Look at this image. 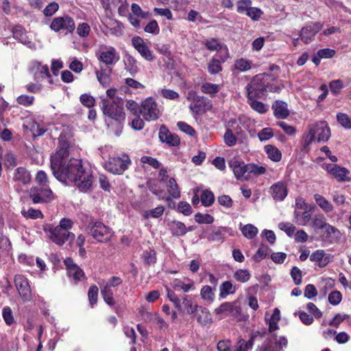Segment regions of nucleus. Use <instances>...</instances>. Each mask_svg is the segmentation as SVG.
Wrapping results in <instances>:
<instances>
[{
  "label": "nucleus",
  "mask_w": 351,
  "mask_h": 351,
  "mask_svg": "<svg viewBox=\"0 0 351 351\" xmlns=\"http://www.w3.org/2000/svg\"><path fill=\"white\" fill-rule=\"evenodd\" d=\"M59 149L51 156V169L55 178L61 182H74L82 192H87L93 184V173L88 164L82 160L71 158L66 162L70 142L60 136Z\"/></svg>",
  "instance_id": "nucleus-1"
},
{
  "label": "nucleus",
  "mask_w": 351,
  "mask_h": 351,
  "mask_svg": "<svg viewBox=\"0 0 351 351\" xmlns=\"http://www.w3.org/2000/svg\"><path fill=\"white\" fill-rule=\"evenodd\" d=\"M72 221H60L59 225L56 226L45 223L43 230L51 241L62 246L66 241H71L75 239V234L69 231L72 228Z\"/></svg>",
  "instance_id": "nucleus-2"
},
{
  "label": "nucleus",
  "mask_w": 351,
  "mask_h": 351,
  "mask_svg": "<svg viewBox=\"0 0 351 351\" xmlns=\"http://www.w3.org/2000/svg\"><path fill=\"white\" fill-rule=\"evenodd\" d=\"M123 99H116L114 101H110L108 99L101 98L99 106L104 115L117 121L121 122L125 118L123 112Z\"/></svg>",
  "instance_id": "nucleus-3"
},
{
  "label": "nucleus",
  "mask_w": 351,
  "mask_h": 351,
  "mask_svg": "<svg viewBox=\"0 0 351 351\" xmlns=\"http://www.w3.org/2000/svg\"><path fill=\"white\" fill-rule=\"evenodd\" d=\"M330 128L326 121L317 122L311 125L309 132L304 139V147H306L315 139L318 142H326L330 137Z\"/></svg>",
  "instance_id": "nucleus-4"
},
{
  "label": "nucleus",
  "mask_w": 351,
  "mask_h": 351,
  "mask_svg": "<svg viewBox=\"0 0 351 351\" xmlns=\"http://www.w3.org/2000/svg\"><path fill=\"white\" fill-rule=\"evenodd\" d=\"M123 283V280L119 276H111L106 281L102 280L99 283L101 288V294L105 302L110 306L115 305L114 299V289Z\"/></svg>",
  "instance_id": "nucleus-5"
},
{
  "label": "nucleus",
  "mask_w": 351,
  "mask_h": 351,
  "mask_svg": "<svg viewBox=\"0 0 351 351\" xmlns=\"http://www.w3.org/2000/svg\"><path fill=\"white\" fill-rule=\"evenodd\" d=\"M246 90L247 99H252L261 98L265 95V93L272 91V89L267 86V84H266L263 76L256 75L247 85Z\"/></svg>",
  "instance_id": "nucleus-6"
},
{
  "label": "nucleus",
  "mask_w": 351,
  "mask_h": 351,
  "mask_svg": "<svg viewBox=\"0 0 351 351\" xmlns=\"http://www.w3.org/2000/svg\"><path fill=\"white\" fill-rule=\"evenodd\" d=\"M131 160L128 155L121 157L109 158L104 164V168L108 172L114 175H121L129 167Z\"/></svg>",
  "instance_id": "nucleus-7"
},
{
  "label": "nucleus",
  "mask_w": 351,
  "mask_h": 351,
  "mask_svg": "<svg viewBox=\"0 0 351 351\" xmlns=\"http://www.w3.org/2000/svg\"><path fill=\"white\" fill-rule=\"evenodd\" d=\"M140 113L145 120L147 121H156L161 115V111L156 100L152 97H147L142 101Z\"/></svg>",
  "instance_id": "nucleus-8"
},
{
  "label": "nucleus",
  "mask_w": 351,
  "mask_h": 351,
  "mask_svg": "<svg viewBox=\"0 0 351 351\" xmlns=\"http://www.w3.org/2000/svg\"><path fill=\"white\" fill-rule=\"evenodd\" d=\"M99 61L110 68L114 66L119 60V54L112 46L102 45L96 52Z\"/></svg>",
  "instance_id": "nucleus-9"
},
{
  "label": "nucleus",
  "mask_w": 351,
  "mask_h": 351,
  "mask_svg": "<svg viewBox=\"0 0 351 351\" xmlns=\"http://www.w3.org/2000/svg\"><path fill=\"white\" fill-rule=\"evenodd\" d=\"M55 32H64L65 34H71L75 28V22L71 16L63 15L55 17L49 26Z\"/></svg>",
  "instance_id": "nucleus-10"
},
{
  "label": "nucleus",
  "mask_w": 351,
  "mask_h": 351,
  "mask_svg": "<svg viewBox=\"0 0 351 351\" xmlns=\"http://www.w3.org/2000/svg\"><path fill=\"white\" fill-rule=\"evenodd\" d=\"M90 234L98 241L105 242L110 239L112 232L101 221H96L90 229Z\"/></svg>",
  "instance_id": "nucleus-11"
},
{
  "label": "nucleus",
  "mask_w": 351,
  "mask_h": 351,
  "mask_svg": "<svg viewBox=\"0 0 351 351\" xmlns=\"http://www.w3.org/2000/svg\"><path fill=\"white\" fill-rule=\"evenodd\" d=\"M29 197L34 204L47 202L52 199L53 193L49 186H35L30 189Z\"/></svg>",
  "instance_id": "nucleus-12"
},
{
  "label": "nucleus",
  "mask_w": 351,
  "mask_h": 351,
  "mask_svg": "<svg viewBox=\"0 0 351 351\" xmlns=\"http://www.w3.org/2000/svg\"><path fill=\"white\" fill-rule=\"evenodd\" d=\"M323 27V24L319 22H311L303 27L300 31V38L306 44L311 43L317 32Z\"/></svg>",
  "instance_id": "nucleus-13"
},
{
  "label": "nucleus",
  "mask_w": 351,
  "mask_h": 351,
  "mask_svg": "<svg viewBox=\"0 0 351 351\" xmlns=\"http://www.w3.org/2000/svg\"><path fill=\"white\" fill-rule=\"evenodd\" d=\"M315 231L323 241L337 237L339 232L330 224L323 221H314Z\"/></svg>",
  "instance_id": "nucleus-14"
},
{
  "label": "nucleus",
  "mask_w": 351,
  "mask_h": 351,
  "mask_svg": "<svg viewBox=\"0 0 351 351\" xmlns=\"http://www.w3.org/2000/svg\"><path fill=\"white\" fill-rule=\"evenodd\" d=\"M132 44L134 48L140 53V55L147 61H153L155 56L153 51L145 43L144 40L140 36H134L132 39Z\"/></svg>",
  "instance_id": "nucleus-15"
},
{
  "label": "nucleus",
  "mask_w": 351,
  "mask_h": 351,
  "mask_svg": "<svg viewBox=\"0 0 351 351\" xmlns=\"http://www.w3.org/2000/svg\"><path fill=\"white\" fill-rule=\"evenodd\" d=\"M14 284L19 295L25 301H29L32 298V291L27 279L23 275H16Z\"/></svg>",
  "instance_id": "nucleus-16"
},
{
  "label": "nucleus",
  "mask_w": 351,
  "mask_h": 351,
  "mask_svg": "<svg viewBox=\"0 0 351 351\" xmlns=\"http://www.w3.org/2000/svg\"><path fill=\"white\" fill-rule=\"evenodd\" d=\"M64 263L66 267L69 277L75 283L85 278L83 270L73 262L71 258H66Z\"/></svg>",
  "instance_id": "nucleus-17"
},
{
  "label": "nucleus",
  "mask_w": 351,
  "mask_h": 351,
  "mask_svg": "<svg viewBox=\"0 0 351 351\" xmlns=\"http://www.w3.org/2000/svg\"><path fill=\"white\" fill-rule=\"evenodd\" d=\"M158 137L162 143L169 147H176L180 143L179 136L176 134L171 133L165 125L160 126Z\"/></svg>",
  "instance_id": "nucleus-18"
},
{
  "label": "nucleus",
  "mask_w": 351,
  "mask_h": 351,
  "mask_svg": "<svg viewBox=\"0 0 351 351\" xmlns=\"http://www.w3.org/2000/svg\"><path fill=\"white\" fill-rule=\"evenodd\" d=\"M246 165L243 162L234 158L229 162V166L232 169L237 180H248L250 179L245 168Z\"/></svg>",
  "instance_id": "nucleus-19"
},
{
  "label": "nucleus",
  "mask_w": 351,
  "mask_h": 351,
  "mask_svg": "<svg viewBox=\"0 0 351 351\" xmlns=\"http://www.w3.org/2000/svg\"><path fill=\"white\" fill-rule=\"evenodd\" d=\"M30 71L34 75V80L37 82L46 77H51L47 65H43L40 62L35 61L32 63Z\"/></svg>",
  "instance_id": "nucleus-20"
},
{
  "label": "nucleus",
  "mask_w": 351,
  "mask_h": 351,
  "mask_svg": "<svg viewBox=\"0 0 351 351\" xmlns=\"http://www.w3.org/2000/svg\"><path fill=\"white\" fill-rule=\"evenodd\" d=\"M210 108H211L210 101L208 98L200 95L196 97L195 101H192L189 106V108L195 114L206 111Z\"/></svg>",
  "instance_id": "nucleus-21"
},
{
  "label": "nucleus",
  "mask_w": 351,
  "mask_h": 351,
  "mask_svg": "<svg viewBox=\"0 0 351 351\" xmlns=\"http://www.w3.org/2000/svg\"><path fill=\"white\" fill-rule=\"evenodd\" d=\"M125 70L132 76H135L140 71L138 61L129 53H125L123 59Z\"/></svg>",
  "instance_id": "nucleus-22"
},
{
  "label": "nucleus",
  "mask_w": 351,
  "mask_h": 351,
  "mask_svg": "<svg viewBox=\"0 0 351 351\" xmlns=\"http://www.w3.org/2000/svg\"><path fill=\"white\" fill-rule=\"evenodd\" d=\"M271 109L274 110V117L277 119H286L290 114L287 104L281 100H276L272 104Z\"/></svg>",
  "instance_id": "nucleus-23"
},
{
  "label": "nucleus",
  "mask_w": 351,
  "mask_h": 351,
  "mask_svg": "<svg viewBox=\"0 0 351 351\" xmlns=\"http://www.w3.org/2000/svg\"><path fill=\"white\" fill-rule=\"evenodd\" d=\"M13 180L19 184L26 185L31 181V174L25 168L18 167L14 170Z\"/></svg>",
  "instance_id": "nucleus-24"
},
{
  "label": "nucleus",
  "mask_w": 351,
  "mask_h": 351,
  "mask_svg": "<svg viewBox=\"0 0 351 351\" xmlns=\"http://www.w3.org/2000/svg\"><path fill=\"white\" fill-rule=\"evenodd\" d=\"M270 190L272 197L278 201L283 200L287 195V186L282 182H277L273 184Z\"/></svg>",
  "instance_id": "nucleus-25"
},
{
  "label": "nucleus",
  "mask_w": 351,
  "mask_h": 351,
  "mask_svg": "<svg viewBox=\"0 0 351 351\" xmlns=\"http://www.w3.org/2000/svg\"><path fill=\"white\" fill-rule=\"evenodd\" d=\"M193 316L196 317L197 322L202 326L209 325L213 322L208 309L202 306L198 308V311L193 314Z\"/></svg>",
  "instance_id": "nucleus-26"
},
{
  "label": "nucleus",
  "mask_w": 351,
  "mask_h": 351,
  "mask_svg": "<svg viewBox=\"0 0 351 351\" xmlns=\"http://www.w3.org/2000/svg\"><path fill=\"white\" fill-rule=\"evenodd\" d=\"M310 260L312 262L317 263L319 267H324L330 262L329 255L326 254L322 250H317L310 256Z\"/></svg>",
  "instance_id": "nucleus-27"
},
{
  "label": "nucleus",
  "mask_w": 351,
  "mask_h": 351,
  "mask_svg": "<svg viewBox=\"0 0 351 351\" xmlns=\"http://www.w3.org/2000/svg\"><path fill=\"white\" fill-rule=\"evenodd\" d=\"M168 226L175 235L182 236L187 232L185 225L180 221H171L168 223Z\"/></svg>",
  "instance_id": "nucleus-28"
},
{
  "label": "nucleus",
  "mask_w": 351,
  "mask_h": 351,
  "mask_svg": "<svg viewBox=\"0 0 351 351\" xmlns=\"http://www.w3.org/2000/svg\"><path fill=\"white\" fill-rule=\"evenodd\" d=\"M182 304L184 308L186 311V313L190 315L195 314V312L198 311V308L201 306L197 304H195L191 298L188 295H184L182 298Z\"/></svg>",
  "instance_id": "nucleus-29"
},
{
  "label": "nucleus",
  "mask_w": 351,
  "mask_h": 351,
  "mask_svg": "<svg viewBox=\"0 0 351 351\" xmlns=\"http://www.w3.org/2000/svg\"><path fill=\"white\" fill-rule=\"evenodd\" d=\"M265 152L268 156V158L274 162H279L282 158V154L280 151L276 147L268 145L264 147Z\"/></svg>",
  "instance_id": "nucleus-30"
},
{
  "label": "nucleus",
  "mask_w": 351,
  "mask_h": 351,
  "mask_svg": "<svg viewBox=\"0 0 351 351\" xmlns=\"http://www.w3.org/2000/svg\"><path fill=\"white\" fill-rule=\"evenodd\" d=\"M252 62L241 58L234 61V69L239 72H245L251 69Z\"/></svg>",
  "instance_id": "nucleus-31"
},
{
  "label": "nucleus",
  "mask_w": 351,
  "mask_h": 351,
  "mask_svg": "<svg viewBox=\"0 0 351 351\" xmlns=\"http://www.w3.org/2000/svg\"><path fill=\"white\" fill-rule=\"evenodd\" d=\"M350 173L348 169L345 167H341L339 165H336L332 175L340 182L350 181L347 176Z\"/></svg>",
  "instance_id": "nucleus-32"
},
{
  "label": "nucleus",
  "mask_w": 351,
  "mask_h": 351,
  "mask_svg": "<svg viewBox=\"0 0 351 351\" xmlns=\"http://www.w3.org/2000/svg\"><path fill=\"white\" fill-rule=\"evenodd\" d=\"M167 188L169 194L173 198L178 199L180 197L179 186L173 178H171L167 183Z\"/></svg>",
  "instance_id": "nucleus-33"
},
{
  "label": "nucleus",
  "mask_w": 351,
  "mask_h": 351,
  "mask_svg": "<svg viewBox=\"0 0 351 351\" xmlns=\"http://www.w3.org/2000/svg\"><path fill=\"white\" fill-rule=\"evenodd\" d=\"M225 60L220 61L219 60L215 59L213 58L210 60L208 64V71L211 75H216L222 71L221 63L223 62Z\"/></svg>",
  "instance_id": "nucleus-34"
},
{
  "label": "nucleus",
  "mask_w": 351,
  "mask_h": 351,
  "mask_svg": "<svg viewBox=\"0 0 351 351\" xmlns=\"http://www.w3.org/2000/svg\"><path fill=\"white\" fill-rule=\"evenodd\" d=\"M246 171H247L248 176L250 174H253L256 176H258L265 173L266 168L263 166H259L254 163H249L246 165Z\"/></svg>",
  "instance_id": "nucleus-35"
},
{
  "label": "nucleus",
  "mask_w": 351,
  "mask_h": 351,
  "mask_svg": "<svg viewBox=\"0 0 351 351\" xmlns=\"http://www.w3.org/2000/svg\"><path fill=\"white\" fill-rule=\"evenodd\" d=\"M314 199L317 205L325 212H330L332 210V204L322 195L315 194Z\"/></svg>",
  "instance_id": "nucleus-36"
},
{
  "label": "nucleus",
  "mask_w": 351,
  "mask_h": 351,
  "mask_svg": "<svg viewBox=\"0 0 351 351\" xmlns=\"http://www.w3.org/2000/svg\"><path fill=\"white\" fill-rule=\"evenodd\" d=\"M200 201L206 207L211 206L215 201L213 193L208 189L204 190L200 195Z\"/></svg>",
  "instance_id": "nucleus-37"
},
{
  "label": "nucleus",
  "mask_w": 351,
  "mask_h": 351,
  "mask_svg": "<svg viewBox=\"0 0 351 351\" xmlns=\"http://www.w3.org/2000/svg\"><path fill=\"white\" fill-rule=\"evenodd\" d=\"M188 283H185L181 280H176L173 282V287L176 290H182L184 292H189L190 290L195 289L194 282L189 280Z\"/></svg>",
  "instance_id": "nucleus-38"
},
{
  "label": "nucleus",
  "mask_w": 351,
  "mask_h": 351,
  "mask_svg": "<svg viewBox=\"0 0 351 351\" xmlns=\"http://www.w3.org/2000/svg\"><path fill=\"white\" fill-rule=\"evenodd\" d=\"M201 90L204 94L215 95L220 90V86L219 84L206 82L202 85Z\"/></svg>",
  "instance_id": "nucleus-39"
},
{
  "label": "nucleus",
  "mask_w": 351,
  "mask_h": 351,
  "mask_svg": "<svg viewBox=\"0 0 351 351\" xmlns=\"http://www.w3.org/2000/svg\"><path fill=\"white\" fill-rule=\"evenodd\" d=\"M270 251L269 247L264 244H261L256 254L253 256V260L256 262H261L263 258H265Z\"/></svg>",
  "instance_id": "nucleus-40"
},
{
  "label": "nucleus",
  "mask_w": 351,
  "mask_h": 351,
  "mask_svg": "<svg viewBox=\"0 0 351 351\" xmlns=\"http://www.w3.org/2000/svg\"><path fill=\"white\" fill-rule=\"evenodd\" d=\"M245 237L248 239H253L258 233V229L252 224H247L241 228Z\"/></svg>",
  "instance_id": "nucleus-41"
},
{
  "label": "nucleus",
  "mask_w": 351,
  "mask_h": 351,
  "mask_svg": "<svg viewBox=\"0 0 351 351\" xmlns=\"http://www.w3.org/2000/svg\"><path fill=\"white\" fill-rule=\"evenodd\" d=\"M256 98L248 99V104L254 110L258 113H265L267 110V107L263 103L256 101Z\"/></svg>",
  "instance_id": "nucleus-42"
},
{
  "label": "nucleus",
  "mask_w": 351,
  "mask_h": 351,
  "mask_svg": "<svg viewBox=\"0 0 351 351\" xmlns=\"http://www.w3.org/2000/svg\"><path fill=\"white\" fill-rule=\"evenodd\" d=\"M141 257L145 264L147 265L154 264L156 262V254L153 250L145 251L141 255Z\"/></svg>",
  "instance_id": "nucleus-43"
},
{
  "label": "nucleus",
  "mask_w": 351,
  "mask_h": 351,
  "mask_svg": "<svg viewBox=\"0 0 351 351\" xmlns=\"http://www.w3.org/2000/svg\"><path fill=\"white\" fill-rule=\"evenodd\" d=\"M235 289L233 287L230 281H225L220 287V296L223 298H226L228 294L234 293Z\"/></svg>",
  "instance_id": "nucleus-44"
},
{
  "label": "nucleus",
  "mask_w": 351,
  "mask_h": 351,
  "mask_svg": "<svg viewBox=\"0 0 351 351\" xmlns=\"http://www.w3.org/2000/svg\"><path fill=\"white\" fill-rule=\"evenodd\" d=\"M251 274L247 269H238L234 274V278L241 282H246L250 278Z\"/></svg>",
  "instance_id": "nucleus-45"
},
{
  "label": "nucleus",
  "mask_w": 351,
  "mask_h": 351,
  "mask_svg": "<svg viewBox=\"0 0 351 351\" xmlns=\"http://www.w3.org/2000/svg\"><path fill=\"white\" fill-rule=\"evenodd\" d=\"M164 210L163 206H158L152 210H145L143 212V217L145 218H158L163 214Z\"/></svg>",
  "instance_id": "nucleus-46"
},
{
  "label": "nucleus",
  "mask_w": 351,
  "mask_h": 351,
  "mask_svg": "<svg viewBox=\"0 0 351 351\" xmlns=\"http://www.w3.org/2000/svg\"><path fill=\"white\" fill-rule=\"evenodd\" d=\"M14 38L19 40L20 42L24 44L29 43L28 41L26 34L23 32V29L21 27L18 26L14 29L13 31Z\"/></svg>",
  "instance_id": "nucleus-47"
},
{
  "label": "nucleus",
  "mask_w": 351,
  "mask_h": 351,
  "mask_svg": "<svg viewBox=\"0 0 351 351\" xmlns=\"http://www.w3.org/2000/svg\"><path fill=\"white\" fill-rule=\"evenodd\" d=\"M200 295L202 299L213 302L214 300V293L211 287L208 285L204 286L200 291Z\"/></svg>",
  "instance_id": "nucleus-48"
},
{
  "label": "nucleus",
  "mask_w": 351,
  "mask_h": 351,
  "mask_svg": "<svg viewBox=\"0 0 351 351\" xmlns=\"http://www.w3.org/2000/svg\"><path fill=\"white\" fill-rule=\"evenodd\" d=\"M21 213L25 218L38 219L43 218V215L40 210L29 208L27 210H22Z\"/></svg>",
  "instance_id": "nucleus-49"
},
{
  "label": "nucleus",
  "mask_w": 351,
  "mask_h": 351,
  "mask_svg": "<svg viewBox=\"0 0 351 351\" xmlns=\"http://www.w3.org/2000/svg\"><path fill=\"white\" fill-rule=\"evenodd\" d=\"M260 351H278V348H276L275 341L272 337L271 338H267L264 341L260 348Z\"/></svg>",
  "instance_id": "nucleus-50"
},
{
  "label": "nucleus",
  "mask_w": 351,
  "mask_h": 351,
  "mask_svg": "<svg viewBox=\"0 0 351 351\" xmlns=\"http://www.w3.org/2000/svg\"><path fill=\"white\" fill-rule=\"evenodd\" d=\"M233 311V305L230 302H224L215 309L216 314L230 315Z\"/></svg>",
  "instance_id": "nucleus-51"
},
{
  "label": "nucleus",
  "mask_w": 351,
  "mask_h": 351,
  "mask_svg": "<svg viewBox=\"0 0 351 351\" xmlns=\"http://www.w3.org/2000/svg\"><path fill=\"white\" fill-rule=\"evenodd\" d=\"M252 2L251 0H239L237 3V12L242 14L246 13L250 8L252 6Z\"/></svg>",
  "instance_id": "nucleus-52"
},
{
  "label": "nucleus",
  "mask_w": 351,
  "mask_h": 351,
  "mask_svg": "<svg viewBox=\"0 0 351 351\" xmlns=\"http://www.w3.org/2000/svg\"><path fill=\"white\" fill-rule=\"evenodd\" d=\"M204 45L209 51H219L222 47V45L215 38L206 40Z\"/></svg>",
  "instance_id": "nucleus-53"
},
{
  "label": "nucleus",
  "mask_w": 351,
  "mask_h": 351,
  "mask_svg": "<svg viewBox=\"0 0 351 351\" xmlns=\"http://www.w3.org/2000/svg\"><path fill=\"white\" fill-rule=\"evenodd\" d=\"M88 297L90 304L93 306L97 303L98 297V288L95 285H92L88 290Z\"/></svg>",
  "instance_id": "nucleus-54"
},
{
  "label": "nucleus",
  "mask_w": 351,
  "mask_h": 351,
  "mask_svg": "<svg viewBox=\"0 0 351 351\" xmlns=\"http://www.w3.org/2000/svg\"><path fill=\"white\" fill-rule=\"evenodd\" d=\"M131 10L134 15L136 17H140L141 19H147L150 15L149 12L143 11L141 8L136 3L132 4Z\"/></svg>",
  "instance_id": "nucleus-55"
},
{
  "label": "nucleus",
  "mask_w": 351,
  "mask_h": 351,
  "mask_svg": "<svg viewBox=\"0 0 351 351\" xmlns=\"http://www.w3.org/2000/svg\"><path fill=\"white\" fill-rule=\"evenodd\" d=\"M144 31L149 34L157 35L159 34L160 28L156 20L151 21L145 27Z\"/></svg>",
  "instance_id": "nucleus-56"
},
{
  "label": "nucleus",
  "mask_w": 351,
  "mask_h": 351,
  "mask_svg": "<svg viewBox=\"0 0 351 351\" xmlns=\"http://www.w3.org/2000/svg\"><path fill=\"white\" fill-rule=\"evenodd\" d=\"M263 14V11L255 7H250L245 14L249 16L252 21H258L261 15Z\"/></svg>",
  "instance_id": "nucleus-57"
},
{
  "label": "nucleus",
  "mask_w": 351,
  "mask_h": 351,
  "mask_svg": "<svg viewBox=\"0 0 351 351\" xmlns=\"http://www.w3.org/2000/svg\"><path fill=\"white\" fill-rule=\"evenodd\" d=\"M59 9V5L56 2L49 3L43 10V14L45 16H53Z\"/></svg>",
  "instance_id": "nucleus-58"
},
{
  "label": "nucleus",
  "mask_w": 351,
  "mask_h": 351,
  "mask_svg": "<svg viewBox=\"0 0 351 351\" xmlns=\"http://www.w3.org/2000/svg\"><path fill=\"white\" fill-rule=\"evenodd\" d=\"M224 143L229 147L236 144L237 138L230 128H228L223 136Z\"/></svg>",
  "instance_id": "nucleus-59"
},
{
  "label": "nucleus",
  "mask_w": 351,
  "mask_h": 351,
  "mask_svg": "<svg viewBox=\"0 0 351 351\" xmlns=\"http://www.w3.org/2000/svg\"><path fill=\"white\" fill-rule=\"evenodd\" d=\"M279 228L286 232L289 237H291L295 230V227L289 222H281L278 224Z\"/></svg>",
  "instance_id": "nucleus-60"
},
{
  "label": "nucleus",
  "mask_w": 351,
  "mask_h": 351,
  "mask_svg": "<svg viewBox=\"0 0 351 351\" xmlns=\"http://www.w3.org/2000/svg\"><path fill=\"white\" fill-rule=\"evenodd\" d=\"M80 102L87 108H91L95 105V98L89 94H82L80 97Z\"/></svg>",
  "instance_id": "nucleus-61"
},
{
  "label": "nucleus",
  "mask_w": 351,
  "mask_h": 351,
  "mask_svg": "<svg viewBox=\"0 0 351 351\" xmlns=\"http://www.w3.org/2000/svg\"><path fill=\"white\" fill-rule=\"evenodd\" d=\"M329 88L334 95H337L341 89L343 88V82L341 80H332L329 83Z\"/></svg>",
  "instance_id": "nucleus-62"
},
{
  "label": "nucleus",
  "mask_w": 351,
  "mask_h": 351,
  "mask_svg": "<svg viewBox=\"0 0 351 351\" xmlns=\"http://www.w3.org/2000/svg\"><path fill=\"white\" fill-rule=\"evenodd\" d=\"M341 300L342 294L338 291H333L328 295V302L330 304L334 306L339 304Z\"/></svg>",
  "instance_id": "nucleus-63"
},
{
  "label": "nucleus",
  "mask_w": 351,
  "mask_h": 351,
  "mask_svg": "<svg viewBox=\"0 0 351 351\" xmlns=\"http://www.w3.org/2000/svg\"><path fill=\"white\" fill-rule=\"evenodd\" d=\"M338 122L345 128H351V121L348 116L344 113H339L337 115Z\"/></svg>",
  "instance_id": "nucleus-64"
}]
</instances>
